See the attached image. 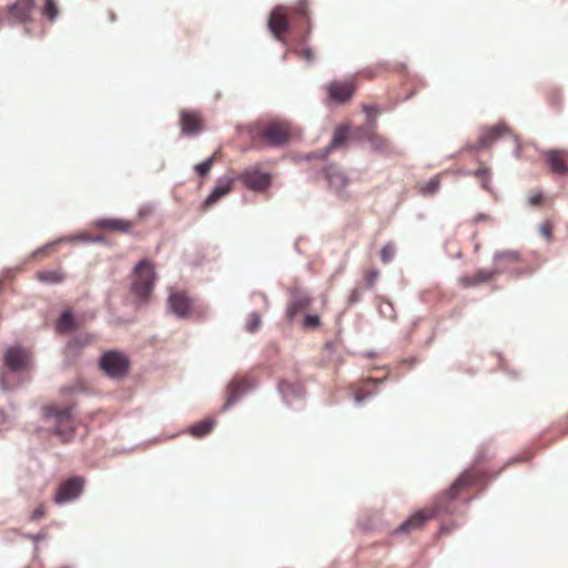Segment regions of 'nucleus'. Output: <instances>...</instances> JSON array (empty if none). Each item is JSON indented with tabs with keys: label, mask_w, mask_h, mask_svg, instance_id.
<instances>
[{
	"label": "nucleus",
	"mask_w": 568,
	"mask_h": 568,
	"mask_svg": "<svg viewBox=\"0 0 568 568\" xmlns=\"http://www.w3.org/2000/svg\"><path fill=\"white\" fill-rule=\"evenodd\" d=\"M311 301V296L305 291L301 288H293L291 291V301L286 307L287 320L293 322L295 316L310 305Z\"/></svg>",
	"instance_id": "obj_11"
},
{
	"label": "nucleus",
	"mask_w": 568,
	"mask_h": 568,
	"mask_svg": "<svg viewBox=\"0 0 568 568\" xmlns=\"http://www.w3.org/2000/svg\"><path fill=\"white\" fill-rule=\"evenodd\" d=\"M326 347H327L328 349H332V348H334V344L329 342V343H327V344H326Z\"/></svg>",
	"instance_id": "obj_49"
},
{
	"label": "nucleus",
	"mask_w": 568,
	"mask_h": 568,
	"mask_svg": "<svg viewBox=\"0 0 568 568\" xmlns=\"http://www.w3.org/2000/svg\"><path fill=\"white\" fill-rule=\"evenodd\" d=\"M58 328L60 331H71L73 328V315L69 310L61 313L58 321Z\"/></svg>",
	"instance_id": "obj_27"
},
{
	"label": "nucleus",
	"mask_w": 568,
	"mask_h": 568,
	"mask_svg": "<svg viewBox=\"0 0 568 568\" xmlns=\"http://www.w3.org/2000/svg\"><path fill=\"white\" fill-rule=\"evenodd\" d=\"M450 529H452L450 526H446V525L442 526V531H450Z\"/></svg>",
	"instance_id": "obj_48"
},
{
	"label": "nucleus",
	"mask_w": 568,
	"mask_h": 568,
	"mask_svg": "<svg viewBox=\"0 0 568 568\" xmlns=\"http://www.w3.org/2000/svg\"><path fill=\"white\" fill-rule=\"evenodd\" d=\"M474 175L481 179V185L485 190H490V172L487 168L476 170Z\"/></svg>",
	"instance_id": "obj_31"
},
{
	"label": "nucleus",
	"mask_w": 568,
	"mask_h": 568,
	"mask_svg": "<svg viewBox=\"0 0 568 568\" xmlns=\"http://www.w3.org/2000/svg\"><path fill=\"white\" fill-rule=\"evenodd\" d=\"M384 312H387V308H384V310H383V308L381 307V313H384Z\"/></svg>",
	"instance_id": "obj_52"
},
{
	"label": "nucleus",
	"mask_w": 568,
	"mask_h": 568,
	"mask_svg": "<svg viewBox=\"0 0 568 568\" xmlns=\"http://www.w3.org/2000/svg\"><path fill=\"white\" fill-rule=\"evenodd\" d=\"M367 140L371 144V146L374 149V150H378V151H382L385 149L386 146V141L379 136V135H376V134H369L367 136Z\"/></svg>",
	"instance_id": "obj_34"
},
{
	"label": "nucleus",
	"mask_w": 568,
	"mask_h": 568,
	"mask_svg": "<svg viewBox=\"0 0 568 568\" xmlns=\"http://www.w3.org/2000/svg\"><path fill=\"white\" fill-rule=\"evenodd\" d=\"M541 201V194H535L528 199L529 204L537 205Z\"/></svg>",
	"instance_id": "obj_45"
},
{
	"label": "nucleus",
	"mask_w": 568,
	"mask_h": 568,
	"mask_svg": "<svg viewBox=\"0 0 568 568\" xmlns=\"http://www.w3.org/2000/svg\"><path fill=\"white\" fill-rule=\"evenodd\" d=\"M42 415L47 428L59 436L62 442H68L73 435L72 405H49L42 408Z\"/></svg>",
	"instance_id": "obj_3"
},
{
	"label": "nucleus",
	"mask_w": 568,
	"mask_h": 568,
	"mask_svg": "<svg viewBox=\"0 0 568 568\" xmlns=\"http://www.w3.org/2000/svg\"><path fill=\"white\" fill-rule=\"evenodd\" d=\"M30 381V356L20 346H10L3 355V369L0 375L1 387L13 390Z\"/></svg>",
	"instance_id": "obj_1"
},
{
	"label": "nucleus",
	"mask_w": 568,
	"mask_h": 568,
	"mask_svg": "<svg viewBox=\"0 0 568 568\" xmlns=\"http://www.w3.org/2000/svg\"><path fill=\"white\" fill-rule=\"evenodd\" d=\"M324 175L329 189L337 195L344 197L346 195V187L351 182L348 175L333 163L324 168Z\"/></svg>",
	"instance_id": "obj_7"
},
{
	"label": "nucleus",
	"mask_w": 568,
	"mask_h": 568,
	"mask_svg": "<svg viewBox=\"0 0 568 568\" xmlns=\"http://www.w3.org/2000/svg\"><path fill=\"white\" fill-rule=\"evenodd\" d=\"M261 138L272 148L284 146L291 136V126L283 120H273L261 129Z\"/></svg>",
	"instance_id": "obj_5"
},
{
	"label": "nucleus",
	"mask_w": 568,
	"mask_h": 568,
	"mask_svg": "<svg viewBox=\"0 0 568 568\" xmlns=\"http://www.w3.org/2000/svg\"><path fill=\"white\" fill-rule=\"evenodd\" d=\"M260 324H261V317H260L258 313L253 312L250 314L248 321L246 323V326H245L246 331L250 333H253L260 327Z\"/></svg>",
	"instance_id": "obj_33"
},
{
	"label": "nucleus",
	"mask_w": 568,
	"mask_h": 568,
	"mask_svg": "<svg viewBox=\"0 0 568 568\" xmlns=\"http://www.w3.org/2000/svg\"><path fill=\"white\" fill-rule=\"evenodd\" d=\"M387 308L392 310V305L390 304H386L385 305Z\"/></svg>",
	"instance_id": "obj_51"
},
{
	"label": "nucleus",
	"mask_w": 568,
	"mask_h": 568,
	"mask_svg": "<svg viewBox=\"0 0 568 568\" xmlns=\"http://www.w3.org/2000/svg\"><path fill=\"white\" fill-rule=\"evenodd\" d=\"M82 489L83 479L81 477H71L59 486L54 495V501L59 505L71 503L79 498Z\"/></svg>",
	"instance_id": "obj_8"
},
{
	"label": "nucleus",
	"mask_w": 568,
	"mask_h": 568,
	"mask_svg": "<svg viewBox=\"0 0 568 568\" xmlns=\"http://www.w3.org/2000/svg\"><path fill=\"white\" fill-rule=\"evenodd\" d=\"M244 185L253 191H264L271 184V175L257 169L247 170L242 175Z\"/></svg>",
	"instance_id": "obj_12"
},
{
	"label": "nucleus",
	"mask_w": 568,
	"mask_h": 568,
	"mask_svg": "<svg viewBox=\"0 0 568 568\" xmlns=\"http://www.w3.org/2000/svg\"><path fill=\"white\" fill-rule=\"evenodd\" d=\"M169 310L176 317L183 318L190 311V301L182 293H171L168 300Z\"/></svg>",
	"instance_id": "obj_17"
},
{
	"label": "nucleus",
	"mask_w": 568,
	"mask_h": 568,
	"mask_svg": "<svg viewBox=\"0 0 568 568\" xmlns=\"http://www.w3.org/2000/svg\"><path fill=\"white\" fill-rule=\"evenodd\" d=\"M255 387L254 383L248 379H233L229 384V396L222 409L227 410L235 405L247 392Z\"/></svg>",
	"instance_id": "obj_10"
},
{
	"label": "nucleus",
	"mask_w": 568,
	"mask_h": 568,
	"mask_svg": "<svg viewBox=\"0 0 568 568\" xmlns=\"http://www.w3.org/2000/svg\"><path fill=\"white\" fill-rule=\"evenodd\" d=\"M42 13L51 21H53L58 17L59 9L53 0L44 1Z\"/></svg>",
	"instance_id": "obj_28"
},
{
	"label": "nucleus",
	"mask_w": 568,
	"mask_h": 568,
	"mask_svg": "<svg viewBox=\"0 0 568 568\" xmlns=\"http://www.w3.org/2000/svg\"><path fill=\"white\" fill-rule=\"evenodd\" d=\"M232 189V180L230 179H221L219 180L215 187L212 190L210 195L205 199L204 205L210 206L214 204L222 196L226 195Z\"/></svg>",
	"instance_id": "obj_20"
},
{
	"label": "nucleus",
	"mask_w": 568,
	"mask_h": 568,
	"mask_svg": "<svg viewBox=\"0 0 568 568\" xmlns=\"http://www.w3.org/2000/svg\"><path fill=\"white\" fill-rule=\"evenodd\" d=\"M100 366L109 377L119 379L126 375L129 359L121 352L109 351L101 356Z\"/></svg>",
	"instance_id": "obj_6"
},
{
	"label": "nucleus",
	"mask_w": 568,
	"mask_h": 568,
	"mask_svg": "<svg viewBox=\"0 0 568 568\" xmlns=\"http://www.w3.org/2000/svg\"><path fill=\"white\" fill-rule=\"evenodd\" d=\"M494 260L495 261L507 260L509 262H517L519 260V253L517 251H511V250L497 251L494 254Z\"/></svg>",
	"instance_id": "obj_30"
},
{
	"label": "nucleus",
	"mask_w": 568,
	"mask_h": 568,
	"mask_svg": "<svg viewBox=\"0 0 568 568\" xmlns=\"http://www.w3.org/2000/svg\"><path fill=\"white\" fill-rule=\"evenodd\" d=\"M363 110L367 114L368 118H372L373 114L376 112V108L374 105H364Z\"/></svg>",
	"instance_id": "obj_43"
},
{
	"label": "nucleus",
	"mask_w": 568,
	"mask_h": 568,
	"mask_svg": "<svg viewBox=\"0 0 568 568\" xmlns=\"http://www.w3.org/2000/svg\"><path fill=\"white\" fill-rule=\"evenodd\" d=\"M182 134L192 136L201 132L202 125L199 115L192 111H182L180 119Z\"/></svg>",
	"instance_id": "obj_16"
},
{
	"label": "nucleus",
	"mask_w": 568,
	"mask_h": 568,
	"mask_svg": "<svg viewBox=\"0 0 568 568\" xmlns=\"http://www.w3.org/2000/svg\"><path fill=\"white\" fill-rule=\"evenodd\" d=\"M371 397H373V394L371 392H361L355 395V402L359 405Z\"/></svg>",
	"instance_id": "obj_39"
},
{
	"label": "nucleus",
	"mask_w": 568,
	"mask_h": 568,
	"mask_svg": "<svg viewBox=\"0 0 568 568\" xmlns=\"http://www.w3.org/2000/svg\"><path fill=\"white\" fill-rule=\"evenodd\" d=\"M303 57H304V59H305L307 62H311V61H312V59H313V52H312V50H311V49H308V48H307V49H304V50H303Z\"/></svg>",
	"instance_id": "obj_47"
},
{
	"label": "nucleus",
	"mask_w": 568,
	"mask_h": 568,
	"mask_svg": "<svg viewBox=\"0 0 568 568\" xmlns=\"http://www.w3.org/2000/svg\"><path fill=\"white\" fill-rule=\"evenodd\" d=\"M34 6L33 0H17L9 7V14L13 22H24Z\"/></svg>",
	"instance_id": "obj_18"
},
{
	"label": "nucleus",
	"mask_w": 568,
	"mask_h": 568,
	"mask_svg": "<svg viewBox=\"0 0 568 568\" xmlns=\"http://www.w3.org/2000/svg\"><path fill=\"white\" fill-rule=\"evenodd\" d=\"M379 272L377 270H371L366 276L367 287H373L378 278Z\"/></svg>",
	"instance_id": "obj_37"
},
{
	"label": "nucleus",
	"mask_w": 568,
	"mask_h": 568,
	"mask_svg": "<svg viewBox=\"0 0 568 568\" xmlns=\"http://www.w3.org/2000/svg\"><path fill=\"white\" fill-rule=\"evenodd\" d=\"M27 537L30 538L31 540L38 542V541L44 539L47 537V535L44 532H39L36 535H28Z\"/></svg>",
	"instance_id": "obj_42"
},
{
	"label": "nucleus",
	"mask_w": 568,
	"mask_h": 568,
	"mask_svg": "<svg viewBox=\"0 0 568 568\" xmlns=\"http://www.w3.org/2000/svg\"><path fill=\"white\" fill-rule=\"evenodd\" d=\"M521 154V145H520V142L517 138H515V150H514V155L516 158H519Z\"/></svg>",
	"instance_id": "obj_44"
},
{
	"label": "nucleus",
	"mask_w": 568,
	"mask_h": 568,
	"mask_svg": "<svg viewBox=\"0 0 568 568\" xmlns=\"http://www.w3.org/2000/svg\"><path fill=\"white\" fill-rule=\"evenodd\" d=\"M539 232L541 235H544L546 239H550L551 236V225L547 222L540 224Z\"/></svg>",
	"instance_id": "obj_38"
},
{
	"label": "nucleus",
	"mask_w": 568,
	"mask_h": 568,
	"mask_svg": "<svg viewBox=\"0 0 568 568\" xmlns=\"http://www.w3.org/2000/svg\"><path fill=\"white\" fill-rule=\"evenodd\" d=\"M39 281L47 284H58L63 280V275L58 271H44L38 274Z\"/></svg>",
	"instance_id": "obj_26"
},
{
	"label": "nucleus",
	"mask_w": 568,
	"mask_h": 568,
	"mask_svg": "<svg viewBox=\"0 0 568 568\" xmlns=\"http://www.w3.org/2000/svg\"><path fill=\"white\" fill-rule=\"evenodd\" d=\"M361 298L359 293L357 290H353L349 296V303H356Z\"/></svg>",
	"instance_id": "obj_46"
},
{
	"label": "nucleus",
	"mask_w": 568,
	"mask_h": 568,
	"mask_svg": "<svg viewBox=\"0 0 568 568\" xmlns=\"http://www.w3.org/2000/svg\"><path fill=\"white\" fill-rule=\"evenodd\" d=\"M327 92L333 101L343 103L352 98L354 88L348 82L334 81L327 84Z\"/></svg>",
	"instance_id": "obj_14"
},
{
	"label": "nucleus",
	"mask_w": 568,
	"mask_h": 568,
	"mask_svg": "<svg viewBox=\"0 0 568 568\" xmlns=\"http://www.w3.org/2000/svg\"><path fill=\"white\" fill-rule=\"evenodd\" d=\"M474 480V475L470 471H464L450 486V488L445 491L438 501L436 503L435 509L427 515L423 510L416 511L414 515H412L408 519H406L404 523H402L395 530V534H404L407 531H410L413 529L419 528L427 519L432 518L436 513H439L443 509L442 503L444 500L449 501L453 500L456 496L458 490L468 485Z\"/></svg>",
	"instance_id": "obj_2"
},
{
	"label": "nucleus",
	"mask_w": 568,
	"mask_h": 568,
	"mask_svg": "<svg viewBox=\"0 0 568 568\" xmlns=\"http://www.w3.org/2000/svg\"><path fill=\"white\" fill-rule=\"evenodd\" d=\"M347 135H348V128L345 126V125L338 126L335 130V132L333 134V138H332L331 145L327 146L325 153L332 152L336 146H338L342 143H344L346 141V139H347Z\"/></svg>",
	"instance_id": "obj_25"
},
{
	"label": "nucleus",
	"mask_w": 568,
	"mask_h": 568,
	"mask_svg": "<svg viewBox=\"0 0 568 568\" xmlns=\"http://www.w3.org/2000/svg\"><path fill=\"white\" fill-rule=\"evenodd\" d=\"M278 392L282 395L283 402L286 405L291 404V400L296 398L301 399L304 397V388L301 384H290L282 382L278 384Z\"/></svg>",
	"instance_id": "obj_19"
},
{
	"label": "nucleus",
	"mask_w": 568,
	"mask_h": 568,
	"mask_svg": "<svg viewBox=\"0 0 568 568\" xmlns=\"http://www.w3.org/2000/svg\"><path fill=\"white\" fill-rule=\"evenodd\" d=\"M495 274H497V270H479L476 272V274L473 277L464 276L462 278V283L464 286H475L480 283L487 282Z\"/></svg>",
	"instance_id": "obj_22"
},
{
	"label": "nucleus",
	"mask_w": 568,
	"mask_h": 568,
	"mask_svg": "<svg viewBox=\"0 0 568 568\" xmlns=\"http://www.w3.org/2000/svg\"><path fill=\"white\" fill-rule=\"evenodd\" d=\"M384 312H387V308H384V310H383V308L381 307V313H384Z\"/></svg>",
	"instance_id": "obj_53"
},
{
	"label": "nucleus",
	"mask_w": 568,
	"mask_h": 568,
	"mask_svg": "<svg viewBox=\"0 0 568 568\" xmlns=\"http://www.w3.org/2000/svg\"><path fill=\"white\" fill-rule=\"evenodd\" d=\"M103 237L102 236H95V237H92L90 235H87V234H78V235H71V236H62V237H59L58 240L55 241H52V242H49L47 243L45 245L39 247L37 251L33 252V256H36L38 253H45L48 252L49 250L53 248L55 245H58L59 243H67V242H84V243H98V242H102Z\"/></svg>",
	"instance_id": "obj_15"
},
{
	"label": "nucleus",
	"mask_w": 568,
	"mask_h": 568,
	"mask_svg": "<svg viewBox=\"0 0 568 568\" xmlns=\"http://www.w3.org/2000/svg\"><path fill=\"white\" fill-rule=\"evenodd\" d=\"M212 163H213V158H207L203 162L196 164L195 165L196 173L200 176L206 175L210 172L211 168H212Z\"/></svg>",
	"instance_id": "obj_35"
},
{
	"label": "nucleus",
	"mask_w": 568,
	"mask_h": 568,
	"mask_svg": "<svg viewBox=\"0 0 568 568\" xmlns=\"http://www.w3.org/2000/svg\"><path fill=\"white\" fill-rule=\"evenodd\" d=\"M320 324V316L315 314H307L304 316L303 326L307 329H313Z\"/></svg>",
	"instance_id": "obj_36"
},
{
	"label": "nucleus",
	"mask_w": 568,
	"mask_h": 568,
	"mask_svg": "<svg viewBox=\"0 0 568 568\" xmlns=\"http://www.w3.org/2000/svg\"><path fill=\"white\" fill-rule=\"evenodd\" d=\"M546 160L552 172H555L556 174L562 175L568 172V166L562 160L561 152L557 150H550L547 152Z\"/></svg>",
	"instance_id": "obj_21"
},
{
	"label": "nucleus",
	"mask_w": 568,
	"mask_h": 568,
	"mask_svg": "<svg viewBox=\"0 0 568 568\" xmlns=\"http://www.w3.org/2000/svg\"><path fill=\"white\" fill-rule=\"evenodd\" d=\"M371 383L377 384L379 383V379H369Z\"/></svg>",
	"instance_id": "obj_50"
},
{
	"label": "nucleus",
	"mask_w": 568,
	"mask_h": 568,
	"mask_svg": "<svg viewBox=\"0 0 568 568\" xmlns=\"http://www.w3.org/2000/svg\"><path fill=\"white\" fill-rule=\"evenodd\" d=\"M97 225L102 229H109L120 232H129L131 223L120 219H104L97 222Z\"/></svg>",
	"instance_id": "obj_23"
},
{
	"label": "nucleus",
	"mask_w": 568,
	"mask_h": 568,
	"mask_svg": "<svg viewBox=\"0 0 568 568\" xmlns=\"http://www.w3.org/2000/svg\"><path fill=\"white\" fill-rule=\"evenodd\" d=\"M297 11L301 16L306 17L307 16V9H306V1L301 0L297 7Z\"/></svg>",
	"instance_id": "obj_41"
},
{
	"label": "nucleus",
	"mask_w": 568,
	"mask_h": 568,
	"mask_svg": "<svg viewBox=\"0 0 568 568\" xmlns=\"http://www.w3.org/2000/svg\"><path fill=\"white\" fill-rule=\"evenodd\" d=\"M43 516H44V507L43 506L37 507L32 513V519H40Z\"/></svg>",
	"instance_id": "obj_40"
},
{
	"label": "nucleus",
	"mask_w": 568,
	"mask_h": 568,
	"mask_svg": "<svg viewBox=\"0 0 568 568\" xmlns=\"http://www.w3.org/2000/svg\"><path fill=\"white\" fill-rule=\"evenodd\" d=\"M214 424L215 420L212 418L203 419L191 426L189 433L196 438L204 437L213 429Z\"/></svg>",
	"instance_id": "obj_24"
},
{
	"label": "nucleus",
	"mask_w": 568,
	"mask_h": 568,
	"mask_svg": "<svg viewBox=\"0 0 568 568\" xmlns=\"http://www.w3.org/2000/svg\"><path fill=\"white\" fill-rule=\"evenodd\" d=\"M268 29L276 39H281V34L288 30V21L286 19V11L283 7H275L267 22Z\"/></svg>",
	"instance_id": "obj_13"
},
{
	"label": "nucleus",
	"mask_w": 568,
	"mask_h": 568,
	"mask_svg": "<svg viewBox=\"0 0 568 568\" xmlns=\"http://www.w3.org/2000/svg\"><path fill=\"white\" fill-rule=\"evenodd\" d=\"M508 128L499 123L497 125H494L491 128H484L480 130L478 142L474 145L467 146V150L469 151H478L481 149H488L490 148L497 140L501 138L503 134L508 133Z\"/></svg>",
	"instance_id": "obj_9"
},
{
	"label": "nucleus",
	"mask_w": 568,
	"mask_h": 568,
	"mask_svg": "<svg viewBox=\"0 0 568 568\" xmlns=\"http://www.w3.org/2000/svg\"><path fill=\"white\" fill-rule=\"evenodd\" d=\"M439 186H440L439 179L433 178L422 186L420 192L424 195H432V194H435L436 192H438Z\"/></svg>",
	"instance_id": "obj_29"
},
{
	"label": "nucleus",
	"mask_w": 568,
	"mask_h": 568,
	"mask_svg": "<svg viewBox=\"0 0 568 568\" xmlns=\"http://www.w3.org/2000/svg\"><path fill=\"white\" fill-rule=\"evenodd\" d=\"M395 246L392 243H388L383 246L381 250V258L384 263H389L395 256Z\"/></svg>",
	"instance_id": "obj_32"
},
{
	"label": "nucleus",
	"mask_w": 568,
	"mask_h": 568,
	"mask_svg": "<svg viewBox=\"0 0 568 568\" xmlns=\"http://www.w3.org/2000/svg\"><path fill=\"white\" fill-rule=\"evenodd\" d=\"M155 283V272L153 264L149 260H141L134 267L131 283V293L138 302H145Z\"/></svg>",
	"instance_id": "obj_4"
}]
</instances>
